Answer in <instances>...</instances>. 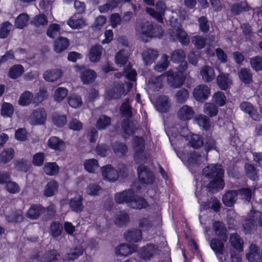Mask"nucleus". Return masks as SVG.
I'll return each mask as SVG.
<instances>
[{"instance_id": "nucleus-1", "label": "nucleus", "mask_w": 262, "mask_h": 262, "mask_svg": "<svg viewBox=\"0 0 262 262\" xmlns=\"http://www.w3.org/2000/svg\"><path fill=\"white\" fill-rule=\"evenodd\" d=\"M203 175L210 180L206 186L209 191L220 190L224 188L225 182L223 179L224 170L221 164H209L202 170Z\"/></svg>"}, {"instance_id": "nucleus-2", "label": "nucleus", "mask_w": 262, "mask_h": 262, "mask_svg": "<svg viewBox=\"0 0 262 262\" xmlns=\"http://www.w3.org/2000/svg\"><path fill=\"white\" fill-rule=\"evenodd\" d=\"M179 68V70L174 71L172 70H169L165 73L169 85L173 88L181 87L184 84L185 81L184 72L187 68V62L182 63Z\"/></svg>"}, {"instance_id": "nucleus-3", "label": "nucleus", "mask_w": 262, "mask_h": 262, "mask_svg": "<svg viewBox=\"0 0 262 262\" xmlns=\"http://www.w3.org/2000/svg\"><path fill=\"white\" fill-rule=\"evenodd\" d=\"M140 32L144 37L149 39L154 37L160 38L163 35V30L161 26L154 25L148 21L142 24Z\"/></svg>"}, {"instance_id": "nucleus-4", "label": "nucleus", "mask_w": 262, "mask_h": 262, "mask_svg": "<svg viewBox=\"0 0 262 262\" xmlns=\"http://www.w3.org/2000/svg\"><path fill=\"white\" fill-rule=\"evenodd\" d=\"M140 182L143 184H152L155 182V175L150 168L144 164H140L137 169Z\"/></svg>"}, {"instance_id": "nucleus-5", "label": "nucleus", "mask_w": 262, "mask_h": 262, "mask_svg": "<svg viewBox=\"0 0 262 262\" xmlns=\"http://www.w3.org/2000/svg\"><path fill=\"white\" fill-rule=\"evenodd\" d=\"M210 94V88L205 84H199L194 88L192 92L194 99L201 103L205 102L209 97Z\"/></svg>"}, {"instance_id": "nucleus-6", "label": "nucleus", "mask_w": 262, "mask_h": 262, "mask_svg": "<svg viewBox=\"0 0 262 262\" xmlns=\"http://www.w3.org/2000/svg\"><path fill=\"white\" fill-rule=\"evenodd\" d=\"M158 247L157 245L148 243L143 246L138 251L140 258L144 260H150L155 255L157 254Z\"/></svg>"}, {"instance_id": "nucleus-7", "label": "nucleus", "mask_w": 262, "mask_h": 262, "mask_svg": "<svg viewBox=\"0 0 262 262\" xmlns=\"http://www.w3.org/2000/svg\"><path fill=\"white\" fill-rule=\"evenodd\" d=\"M134 193V190L130 188L117 192L114 195L115 201L117 204H126L130 206Z\"/></svg>"}, {"instance_id": "nucleus-8", "label": "nucleus", "mask_w": 262, "mask_h": 262, "mask_svg": "<svg viewBox=\"0 0 262 262\" xmlns=\"http://www.w3.org/2000/svg\"><path fill=\"white\" fill-rule=\"evenodd\" d=\"M212 229L214 234L218 238H221L224 242L228 239V230L224 223L215 221L212 223Z\"/></svg>"}, {"instance_id": "nucleus-9", "label": "nucleus", "mask_w": 262, "mask_h": 262, "mask_svg": "<svg viewBox=\"0 0 262 262\" xmlns=\"http://www.w3.org/2000/svg\"><path fill=\"white\" fill-rule=\"evenodd\" d=\"M102 174L104 180L111 182L116 181L119 178L118 170L110 164L102 167Z\"/></svg>"}, {"instance_id": "nucleus-10", "label": "nucleus", "mask_w": 262, "mask_h": 262, "mask_svg": "<svg viewBox=\"0 0 262 262\" xmlns=\"http://www.w3.org/2000/svg\"><path fill=\"white\" fill-rule=\"evenodd\" d=\"M216 83L221 90L226 91L232 84V80L229 73L222 72L216 77Z\"/></svg>"}, {"instance_id": "nucleus-11", "label": "nucleus", "mask_w": 262, "mask_h": 262, "mask_svg": "<svg viewBox=\"0 0 262 262\" xmlns=\"http://www.w3.org/2000/svg\"><path fill=\"white\" fill-rule=\"evenodd\" d=\"M45 212V208L39 204H33L27 212L26 216L31 220L38 219Z\"/></svg>"}, {"instance_id": "nucleus-12", "label": "nucleus", "mask_w": 262, "mask_h": 262, "mask_svg": "<svg viewBox=\"0 0 262 262\" xmlns=\"http://www.w3.org/2000/svg\"><path fill=\"white\" fill-rule=\"evenodd\" d=\"M239 107L242 111L248 114L253 120L257 121L259 120V114L250 102L248 101L242 102L239 105Z\"/></svg>"}, {"instance_id": "nucleus-13", "label": "nucleus", "mask_w": 262, "mask_h": 262, "mask_svg": "<svg viewBox=\"0 0 262 262\" xmlns=\"http://www.w3.org/2000/svg\"><path fill=\"white\" fill-rule=\"evenodd\" d=\"M48 147L55 151H61L66 148V144L63 140L56 137L51 136L47 142Z\"/></svg>"}, {"instance_id": "nucleus-14", "label": "nucleus", "mask_w": 262, "mask_h": 262, "mask_svg": "<svg viewBox=\"0 0 262 262\" xmlns=\"http://www.w3.org/2000/svg\"><path fill=\"white\" fill-rule=\"evenodd\" d=\"M125 240L130 243H136L141 241L142 233L141 230L133 229L128 230L124 234Z\"/></svg>"}, {"instance_id": "nucleus-15", "label": "nucleus", "mask_w": 262, "mask_h": 262, "mask_svg": "<svg viewBox=\"0 0 262 262\" xmlns=\"http://www.w3.org/2000/svg\"><path fill=\"white\" fill-rule=\"evenodd\" d=\"M31 119L35 124H43L47 120V114L43 108H38L33 111Z\"/></svg>"}, {"instance_id": "nucleus-16", "label": "nucleus", "mask_w": 262, "mask_h": 262, "mask_svg": "<svg viewBox=\"0 0 262 262\" xmlns=\"http://www.w3.org/2000/svg\"><path fill=\"white\" fill-rule=\"evenodd\" d=\"M83 200V197L80 195L75 196L74 198L70 199L69 206L71 210L77 213L81 212L84 208Z\"/></svg>"}, {"instance_id": "nucleus-17", "label": "nucleus", "mask_w": 262, "mask_h": 262, "mask_svg": "<svg viewBox=\"0 0 262 262\" xmlns=\"http://www.w3.org/2000/svg\"><path fill=\"white\" fill-rule=\"evenodd\" d=\"M130 207L135 209H145L148 207V203L146 199L134 193L130 204Z\"/></svg>"}, {"instance_id": "nucleus-18", "label": "nucleus", "mask_w": 262, "mask_h": 262, "mask_svg": "<svg viewBox=\"0 0 262 262\" xmlns=\"http://www.w3.org/2000/svg\"><path fill=\"white\" fill-rule=\"evenodd\" d=\"M111 147L114 153L120 158L124 157L128 151V147L126 144L119 141L112 143Z\"/></svg>"}, {"instance_id": "nucleus-19", "label": "nucleus", "mask_w": 262, "mask_h": 262, "mask_svg": "<svg viewBox=\"0 0 262 262\" xmlns=\"http://www.w3.org/2000/svg\"><path fill=\"white\" fill-rule=\"evenodd\" d=\"M200 75L202 79L206 82H212L215 78L214 69L209 66H205L200 70Z\"/></svg>"}, {"instance_id": "nucleus-20", "label": "nucleus", "mask_w": 262, "mask_h": 262, "mask_svg": "<svg viewBox=\"0 0 262 262\" xmlns=\"http://www.w3.org/2000/svg\"><path fill=\"white\" fill-rule=\"evenodd\" d=\"M194 115L192 108L187 105L181 107L178 112V116L183 121H187L192 119Z\"/></svg>"}, {"instance_id": "nucleus-21", "label": "nucleus", "mask_w": 262, "mask_h": 262, "mask_svg": "<svg viewBox=\"0 0 262 262\" xmlns=\"http://www.w3.org/2000/svg\"><path fill=\"white\" fill-rule=\"evenodd\" d=\"M62 75L63 72L61 69H55L46 71L43 75V77L47 81L54 82L60 79Z\"/></svg>"}, {"instance_id": "nucleus-22", "label": "nucleus", "mask_w": 262, "mask_h": 262, "mask_svg": "<svg viewBox=\"0 0 262 262\" xmlns=\"http://www.w3.org/2000/svg\"><path fill=\"white\" fill-rule=\"evenodd\" d=\"M229 243L231 246L236 250L239 252L243 251L244 242L237 233L230 234Z\"/></svg>"}, {"instance_id": "nucleus-23", "label": "nucleus", "mask_w": 262, "mask_h": 262, "mask_svg": "<svg viewBox=\"0 0 262 262\" xmlns=\"http://www.w3.org/2000/svg\"><path fill=\"white\" fill-rule=\"evenodd\" d=\"M238 195L237 191L235 190L227 191L223 196L222 201L224 204L227 207H232Z\"/></svg>"}, {"instance_id": "nucleus-24", "label": "nucleus", "mask_w": 262, "mask_h": 262, "mask_svg": "<svg viewBox=\"0 0 262 262\" xmlns=\"http://www.w3.org/2000/svg\"><path fill=\"white\" fill-rule=\"evenodd\" d=\"M225 242L223 239L218 238H213L211 239L210 246L216 255L223 254L225 248L224 243Z\"/></svg>"}, {"instance_id": "nucleus-25", "label": "nucleus", "mask_w": 262, "mask_h": 262, "mask_svg": "<svg viewBox=\"0 0 262 262\" xmlns=\"http://www.w3.org/2000/svg\"><path fill=\"white\" fill-rule=\"evenodd\" d=\"M239 80L246 85H249L253 82V74L250 69L242 68L238 72Z\"/></svg>"}, {"instance_id": "nucleus-26", "label": "nucleus", "mask_w": 262, "mask_h": 262, "mask_svg": "<svg viewBox=\"0 0 262 262\" xmlns=\"http://www.w3.org/2000/svg\"><path fill=\"white\" fill-rule=\"evenodd\" d=\"M135 156L141 155L145 148V140L142 137L136 136L133 138Z\"/></svg>"}, {"instance_id": "nucleus-27", "label": "nucleus", "mask_w": 262, "mask_h": 262, "mask_svg": "<svg viewBox=\"0 0 262 262\" xmlns=\"http://www.w3.org/2000/svg\"><path fill=\"white\" fill-rule=\"evenodd\" d=\"M70 45L69 40L62 36H59L54 42V51L58 53L66 50Z\"/></svg>"}, {"instance_id": "nucleus-28", "label": "nucleus", "mask_w": 262, "mask_h": 262, "mask_svg": "<svg viewBox=\"0 0 262 262\" xmlns=\"http://www.w3.org/2000/svg\"><path fill=\"white\" fill-rule=\"evenodd\" d=\"M96 77V73L91 69L84 70L80 75L81 80L84 84L92 83L95 81Z\"/></svg>"}, {"instance_id": "nucleus-29", "label": "nucleus", "mask_w": 262, "mask_h": 262, "mask_svg": "<svg viewBox=\"0 0 262 262\" xmlns=\"http://www.w3.org/2000/svg\"><path fill=\"white\" fill-rule=\"evenodd\" d=\"M102 48L100 45H94L92 46L90 50L89 58L92 62H98L102 55Z\"/></svg>"}, {"instance_id": "nucleus-30", "label": "nucleus", "mask_w": 262, "mask_h": 262, "mask_svg": "<svg viewBox=\"0 0 262 262\" xmlns=\"http://www.w3.org/2000/svg\"><path fill=\"white\" fill-rule=\"evenodd\" d=\"M130 217L125 211H120L115 219V224L119 227H123L127 225L129 223Z\"/></svg>"}, {"instance_id": "nucleus-31", "label": "nucleus", "mask_w": 262, "mask_h": 262, "mask_svg": "<svg viewBox=\"0 0 262 262\" xmlns=\"http://www.w3.org/2000/svg\"><path fill=\"white\" fill-rule=\"evenodd\" d=\"M58 187V183L56 180H51L45 186L43 195L46 197L53 196L57 192Z\"/></svg>"}, {"instance_id": "nucleus-32", "label": "nucleus", "mask_w": 262, "mask_h": 262, "mask_svg": "<svg viewBox=\"0 0 262 262\" xmlns=\"http://www.w3.org/2000/svg\"><path fill=\"white\" fill-rule=\"evenodd\" d=\"M24 71V68L21 64H14L9 69L8 76L11 79H17L22 75Z\"/></svg>"}, {"instance_id": "nucleus-33", "label": "nucleus", "mask_w": 262, "mask_h": 262, "mask_svg": "<svg viewBox=\"0 0 262 262\" xmlns=\"http://www.w3.org/2000/svg\"><path fill=\"white\" fill-rule=\"evenodd\" d=\"M249 262H254L260 257V249L255 244H251L249 248V251L246 254Z\"/></svg>"}, {"instance_id": "nucleus-34", "label": "nucleus", "mask_w": 262, "mask_h": 262, "mask_svg": "<svg viewBox=\"0 0 262 262\" xmlns=\"http://www.w3.org/2000/svg\"><path fill=\"white\" fill-rule=\"evenodd\" d=\"M244 168L246 174L249 179L253 181L258 179V169L253 164L246 163Z\"/></svg>"}, {"instance_id": "nucleus-35", "label": "nucleus", "mask_w": 262, "mask_h": 262, "mask_svg": "<svg viewBox=\"0 0 262 262\" xmlns=\"http://www.w3.org/2000/svg\"><path fill=\"white\" fill-rule=\"evenodd\" d=\"M15 151L13 148L8 147L5 148L0 153V163L6 164L10 162L14 157Z\"/></svg>"}, {"instance_id": "nucleus-36", "label": "nucleus", "mask_w": 262, "mask_h": 262, "mask_svg": "<svg viewBox=\"0 0 262 262\" xmlns=\"http://www.w3.org/2000/svg\"><path fill=\"white\" fill-rule=\"evenodd\" d=\"M231 10L235 15H239L243 12L249 11L250 7L246 1H241L233 4L231 7Z\"/></svg>"}, {"instance_id": "nucleus-37", "label": "nucleus", "mask_w": 262, "mask_h": 262, "mask_svg": "<svg viewBox=\"0 0 262 262\" xmlns=\"http://www.w3.org/2000/svg\"><path fill=\"white\" fill-rule=\"evenodd\" d=\"M116 254L117 256H127L133 252L131 246L126 243H122L116 248Z\"/></svg>"}, {"instance_id": "nucleus-38", "label": "nucleus", "mask_w": 262, "mask_h": 262, "mask_svg": "<svg viewBox=\"0 0 262 262\" xmlns=\"http://www.w3.org/2000/svg\"><path fill=\"white\" fill-rule=\"evenodd\" d=\"M159 53L154 49H147L143 53V58L146 64H150L157 58Z\"/></svg>"}, {"instance_id": "nucleus-39", "label": "nucleus", "mask_w": 262, "mask_h": 262, "mask_svg": "<svg viewBox=\"0 0 262 262\" xmlns=\"http://www.w3.org/2000/svg\"><path fill=\"white\" fill-rule=\"evenodd\" d=\"M63 231L62 224L58 221H53L50 227V234L54 238L60 236Z\"/></svg>"}, {"instance_id": "nucleus-40", "label": "nucleus", "mask_w": 262, "mask_h": 262, "mask_svg": "<svg viewBox=\"0 0 262 262\" xmlns=\"http://www.w3.org/2000/svg\"><path fill=\"white\" fill-rule=\"evenodd\" d=\"M178 40L183 46H187L190 43V38L186 32L181 27H178L176 31Z\"/></svg>"}, {"instance_id": "nucleus-41", "label": "nucleus", "mask_w": 262, "mask_h": 262, "mask_svg": "<svg viewBox=\"0 0 262 262\" xmlns=\"http://www.w3.org/2000/svg\"><path fill=\"white\" fill-rule=\"evenodd\" d=\"M204 113L210 117L216 116L219 112V108L214 103H206L203 107Z\"/></svg>"}, {"instance_id": "nucleus-42", "label": "nucleus", "mask_w": 262, "mask_h": 262, "mask_svg": "<svg viewBox=\"0 0 262 262\" xmlns=\"http://www.w3.org/2000/svg\"><path fill=\"white\" fill-rule=\"evenodd\" d=\"M121 0H107L106 3L99 7V10L101 13H105L109 10L117 8L121 3Z\"/></svg>"}, {"instance_id": "nucleus-43", "label": "nucleus", "mask_w": 262, "mask_h": 262, "mask_svg": "<svg viewBox=\"0 0 262 262\" xmlns=\"http://www.w3.org/2000/svg\"><path fill=\"white\" fill-rule=\"evenodd\" d=\"M198 124L204 130H208L211 127L210 119L205 115H200L196 118Z\"/></svg>"}, {"instance_id": "nucleus-44", "label": "nucleus", "mask_w": 262, "mask_h": 262, "mask_svg": "<svg viewBox=\"0 0 262 262\" xmlns=\"http://www.w3.org/2000/svg\"><path fill=\"white\" fill-rule=\"evenodd\" d=\"M59 167L56 162H47L44 165L43 170L48 176H55L59 172Z\"/></svg>"}, {"instance_id": "nucleus-45", "label": "nucleus", "mask_w": 262, "mask_h": 262, "mask_svg": "<svg viewBox=\"0 0 262 262\" xmlns=\"http://www.w3.org/2000/svg\"><path fill=\"white\" fill-rule=\"evenodd\" d=\"M29 16L26 13L20 14L15 20V26L16 28L22 29L27 26Z\"/></svg>"}, {"instance_id": "nucleus-46", "label": "nucleus", "mask_w": 262, "mask_h": 262, "mask_svg": "<svg viewBox=\"0 0 262 262\" xmlns=\"http://www.w3.org/2000/svg\"><path fill=\"white\" fill-rule=\"evenodd\" d=\"M60 256L57 250L53 249L45 252L42 256L44 262H57Z\"/></svg>"}, {"instance_id": "nucleus-47", "label": "nucleus", "mask_w": 262, "mask_h": 262, "mask_svg": "<svg viewBox=\"0 0 262 262\" xmlns=\"http://www.w3.org/2000/svg\"><path fill=\"white\" fill-rule=\"evenodd\" d=\"M33 97V93L28 91H25L20 96L18 100V104L23 106H28L30 104Z\"/></svg>"}, {"instance_id": "nucleus-48", "label": "nucleus", "mask_w": 262, "mask_h": 262, "mask_svg": "<svg viewBox=\"0 0 262 262\" xmlns=\"http://www.w3.org/2000/svg\"><path fill=\"white\" fill-rule=\"evenodd\" d=\"M123 75L129 81H135L137 79V72L136 70L132 69V66L130 63L124 68Z\"/></svg>"}, {"instance_id": "nucleus-49", "label": "nucleus", "mask_w": 262, "mask_h": 262, "mask_svg": "<svg viewBox=\"0 0 262 262\" xmlns=\"http://www.w3.org/2000/svg\"><path fill=\"white\" fill-rule=\"evenodd\" d=\"M83 165L85 170L89 173H94L99 167L98 161L95 159L85 160Z\"/></svg>"}, {"instance_id": "nucleus-50", "label": "nucleus", "mask_w": 262, "mask_h": 262, "mask_svg": "<svg viewBox=\"0 0 262 262\" xmlns=\"http://www.w3.org/2000/svg\"><path fill=\"white\" fill-rule=\"evenodd\" d=\"M212 100L218 107H222L226 104L227 99L223 92L217 91L213 94Z\"/></svg>"}, {"instance_id": "nucleus-51", "label": "nucleus", "mask_w": 262, "mask_h": 262, "mask_svg": "<svg viewBox=\"0 0 262 262\" xmlns=\"http://www.w3.org/2000/svg\"><path fill=\"white\" fill-rule=\"evenodd\" d=\"M111 123V118L106 115H101L96 122V126L98 129H105L110 126Z\"/></svg>"}, {"instance_id": "nucleus-52", "label": "nucleus", "mask_w": 262, "mask_h": 262, "mask_svg": "<svg viewBox=\"0 0 262 262\" xmlns=\"http://www.w3.org/2000/svg\"><path fill=\"white\" fill-rule=\"evenodd\" d=\"M250 64L252 69L256 72L262 71V57L255 56L250 59Z\"/></svg>"}, {"instance_id": "nucleus-53", "label": "nucleus", "mask_w": 262, "mask_h": 262, "mask_svg": "<svg viewBox=\"0 0 262 262\" xmlns=\"http://www.w3.org/2000/svg\"><path fill=\"white\" fill-rule=\"evenodd\" d=\"M186 57L185 53L181 49H179L172 52L171 55V60L175 63L183 62Z\"/></svg>"}, {"instance_id": "nucleus-54", "label": "nucleus", "mask_w": 262, "mask_h": 262, "mask_svg": "<svg viewBox=\"0 0 262 262\" xmlns=\"http://www.w3.org/2000/svg\"><path fill=\"white\" fill-rule=\"evenodd\" d=\"M68 102L70 106L78 108L82 105V101L80 96L72 94L68 97Z\"/></svg>"}, {"instance_id": "nucleus-55", "label": "nucleus", "mask_w": 262, "mask_h": 262, "mask_svg": "<svg viewBox=\"0 0 262 262\" xmlns=\"http://www.w3.org/2000/svg\"><path fill=\"white\" fill-rule=\"evenodd\" d=\"M52 121L55 125L58 127H62L66 124L67 117L64 115L55 113L52 115Z\"/></svg>"}, {"instance_id": "nucleus-56", "label": "nucleus", "mask_w": 262, "mask_h": 262, "mask_svg": "<svg viewBox=\"0 0 262 262\" xmlns=\"http://www.w3.org/2000/svg\"><path fill=\"white\" fill-rule=\"evenodd\" d=\"M12 27V25L9 21L3 22L0 27V38H7L10 34Z\"/></svg>"}, {"instance_id": "nucleus-57", "label": "nucleus", "mask_w": 262, "mask_h": 262, "mask_svg": "<svg viewBox=\"0 0 262 262\" xmlns=\"http://www.w3.org/2000/svg\"><path fill=\"white\" fill-rule=\"evenodd\" d=\"M189 97V92L188 90L185 88H182L177 91L175 98L178 103H185Z\"/></svg>"}, {"instance_id": "nucleus-58", "label": "nucleus", "mask_w": 262, "mask_h": 262, "mask_svg": "<svg viewBox=\"0 0 262 262\" xmlns=\"http://www.w3.org/2000/svg\"><path fill=\"white\" fill-rule=\"evenodd\" d=\"M14 113V107L11 103L4 102L2 105L1 115L5 117H11Z\"/></svg>"}, {"instance_id": "nucleus-59", "label": "nucleus", "mask_w": 262, "mask_h": 262, "mask_svg": "<svg viewBox=\"0 0 262 262\" xmlns=\"http://www.w3.org/2000/svg\"><path fill=\"white\" fill-rule=\"evenodd\" d=\"M205 150L207 152L212 150H216V142L211 137L206 136L203 145Z\"/></svg>"}, {"instance_id": "nucleus-60", "label": "nucleus", "mask_w": 262, "mask_h": 262, "mask_svg": "<svg viewBox=\"0 0 262 262\" xmlns=\"http://www.w3.org/2000/svg\"><path fill=\"white\" fill-rule=\"evenodd\" d=\"M191 41L196 49L198 50L203 49L206 46V38L200 35H196L192 36Z\"/></svg>"}, {"instance_id": "nucleus-61", "label": "nucleus", "mask_w": 262, "mask_h": 262, "mask_svg": "<svg viewBox=\"0 0 262 262\" xmlns=\"http://www.w3.org/2000/svg\"><path fill=\"white\" fill-rule=\"evenodd\" d=\"M15 167L18 171L27 172L30 168L29 162L24 159L16 160L15 163Z\"/></svg>"}, {"instance_id": "nucleus-62", "label": "nucleus", "mask_w": 262, "mask_h": 262, "mask_svg": "<svg viewBox=\"0 0 262 262\" xmlns=\"http://www.w3.org/2000/svg\"><path fill=\"white\" fill-rule=\"evenodd\" d=\"M45 159L46 155L44 152H37L32 157V164L35 166L40 167L43 165Z\"/></svg>"}, {"instance_id": "nucleus-63", "label": "nucleus", "mask_w": 262, "mask_h": 262, "mask_svg": "<svg viewBox=\"0 0 262 262\" xmlns=\"http://www.w3.org/2000/svg\"><path fill=\"white\" fill-rule=\"evenodd\" d=\"M199 29L204 33H207L210 29V25L207 18L205 16H202L198 20Z\"/></svg>"}, {"instance_id": "nucleus-64", "label": "nucleus", "mask_w": 262, "mask_h": 262, "mask_svg": "<svg viewBox=\"0 0 262 262\" xmlns=\"http://www.w3.org/2000/svg\"><path fill=\"white\" fill-rule=\"evenodd\" d=\"M31 23L36 27L45 26L48 24V18L43 13L40 14L34 17Z\"/></svg>"}]
</instances>
